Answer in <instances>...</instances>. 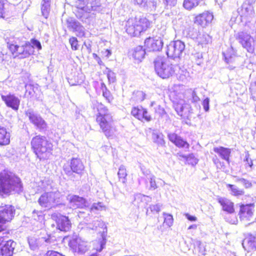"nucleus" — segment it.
I'll return each mask as SVG.
<instances>
[{
    "mask_svg": "<svg viewBox=\"0 0 256 256\" xmlns=\"http://www.w3.org/2000/svg\"><path fill=\"white\" fill-rule=\"evenodd\" d=\"M22 190V184L18 177L6 170L0 172V195H9L13 192L20 193Z\"/></svg>",
    "mask_w": 256,
    "mask_h": 256,
    "instance_id": "obj_1",
    "label": "nucleus"
},
{
    "mask_svg": "<svg viewBox=\"0 0 256 256\" xmlns=\"http://www.w3.org/2000/svg\"><path fill=\"white\" fill-rule=\"evenodd\" d=\"M96 120L107 138H112L116 132L112 125V116L108 108L103 104H98Z\"/></svg>",
    "mask_w": 256,
    "mask_h": 256,
    "instance_id": "obj_2",
    "label": "nucleus"
},
{
    "mask_svg": "<svg viewBox=\"0 0 256 256\" xmlns=\"http://www.w3.org/2000/svg\"><path fill=\"white\" fill-rule=\"evenodd\" d=\"M30 143L34 152L40 160L48 158L52 145L46 136L37 135L32 138Z\"/></svg>",
    "mask_w": 256,
    "mask_h": 256,
    "instance_id": "obj_3",
    "label": "nucleus"
},
{
    "mask_svg": "<svg viewBox=\"0 0 256 256\" xmlns=\"http://www.w3.org/2000/svg\"><path fill=\"white\" fill-rule=\"evenodd\" d=\"M7 45L14 58H24L32 54L33 49L29 42L22 41L15 38L12 40H9Z\"/></svg>",
    "mask_w": 256,
    "mask_h": 256,
    "instance_id": "obj_4",
    "label": "nucleus"
},
{
    "mask_svg": "<svg viewBox=\"0 0 256 256\" xmlns=\"http://www.w3.org/2000/svg\"><path fill=\"white\" fill-rule=\"evenodd\" d=\"M150 25V22L144 17L129 18L125 25L126 32L132 36H138L146 31Z\"/></svg>",
    "mask_w": 256,
    "mask_h": 256,
    "instance_id": "obj_5",
    "label": "nucleus"
},
{
    "mask_svg": "<svg viewBox=\"0 0 256 256\" xmlns=\"http://www.w3.org/2000/svg\"><path fill=\"white\" fill-rule=\"evenodd\" d=\"M154 70L157 74L162 78L172 76L176 71L177 66L173 64L168 58L158 57L154 61Z\"/></svg>",
    "mask_w": 256,
    "mask_h": 256,
    "instance_id": "obj_6",
    "label": "nucleus"
},
{
    "mask_svg": "<svg viewBox=\"0 0 256 256\" xmlns=\"http://www.w3.org/2000/svg\"><path fill=\"white\" fill-rule=\"evenodd\" d=\"M61 196V192L58 189H54L52 191L45 192L42 194L38 200V202L42 207L50 209L60 202Z\"/></svg>",
    "mask_w": 256,
    "mask_h": 256,
    "instance_id": "obj_7",
    "label": "nucleus"
},
{
    "mask_svg": "<svg viewBox=\"0 0 256 256\" xmlns=\"http://www.w3.org/2000/svg\"><path fill=\"white\" fill-rule=\"evenodd\" d=\"M236 38L247 52L252 53L256 44V36L254 39L247 32H240L236 35Z\"/></svg>",
    "mask_w": 256,
    "mask_h": 256,
    "instance_id": "obj_8",
    "label": "nucleus"
},
{
    "mask_svg": "<svg viewBox=\"0 0 256 256\" xmlns=\"http://www.w3.org/2000/svg\"><path fill=\"white\" fill-rule=\"evenodd\" d=\"M25 114L32 124L40 132L46 130L47 124L41 116L32 108L26 110Z\"/></svg>",
    "mask_w": 256,
    "mask_h": 256,
    "instance_id": "obj_9",
    "label": "nucleus"
},
{
    "mask_svg": "<svg viewBox=\"0 0 256 256\" xmlns=\"http://www.w3.org/2000/svg\"><path fill=\"white\" fill-rule=\"evenodd\" d=\"M238 12L241 18L242 22H250L254 16V11L252 4L248 0H246L238 8Z\"/></svg>",
    "mask_w": 256,
    "mask_h": 256,
    "instance_id": "obj_10",
    "label": "nucleus"
},
{
    "mask_svg": "<svg viewBox=\"0 0 256 256\" xmlns=\"http://www.w3.org/2000/svg\"><path fill=\"white\" fill-rule=\"evenodd\" d=\"M185 48V44L181 40L171 42L167 46L166 54L169 58L174 59L180 58Z\"/></svg>",
    "mask_w": 256,
    "mask_h": 256,
    "instance_id": "obj_11",
    "label": "nucleus"
},
{
    "mask_svg": "<svg viewBox=\"0 0 256 256\" xmlns=\"http://www.w3.org/2000/svg\"><path fill=\"white\" fill-rule=\"evenodd\" d=\"M14 207L11 205L0 206V232L4 230V224L14 217Z\"/></svg>",
    "mask_w": 256,
    "mask_h": 256,
    "instance_id": "obj_12",
    "label": "nucleus"
},
{
    "mask_svg": "<svg viewBox=\"0 0 256 256\" xmlns=\"http://www.w3.org/2000/svg\"><path fill=\"white\" fill-rule=\"evenodd\" d=\"M69 246L74 252L80 254H84L90 248L88 243L79 237L70 240Z\"/></svg>",
    "mask_w": 256,
    "mask_h": 256,
    "instance_id": "obj_13",
    "label": "nucleus"
},
{
    "mask_svg": "<svg viewBox=\"0 0 256 256\" xmlns=\"http://www.w3.org/2000/svg\"><path fill=\"white\" fill-rule=\"evenodd\" d=\"M52 217L56 221L57 228L58 230L64 232L69 230L71 227V223L68 216L54 213L52 214Z\"/></svg>",
    "mask_w": 256,
    "mask_h": 256,
    "instance_id": "obj_14",
    "label": "nucleus"
},
{
    "mask_svg": "<svg viewBox=\"0 0 256 256\" xmlns=\"http://www.w3.org/2000/svg\"><path fill=\"white\" fill-rule=\"evenodd\" d=\"M75 4L76 8L86 13L96 10L98 7L96 0H76Z\"/></svg>",
    "mask_w": 256,
    "mask_h": 256,
    "instance_id": "obj_15",
    "label": "nucleus"
},
{
    "mask_svg": "<svg viewBox=\"0 0 256 256\" xmlns=\"http://www.w3.org/2000/svg\"><path fill=\"white\" fill-rule=\"evenodd\" d=\"M1 98L8 107L15 111L18 110L20 100L14 94L9 92L6 95L1 94Z\"/></svg>",
    "mask_w": 256,
    "mask_h": 256,
    "instance_id": "obj_16",
    "label": "nucleus"
},
{
    "mask_svg": "<svg viewBox=\"0 0 256 256\" xmlns=\"http://www.w3.org/2000/svg\"><path fill=\"white\" fill-rule=\"evenodd\" d=\"M69 204L72 208H84L88 206L87 200L83 197L77 195H70L68 197Z\"/></svg>",
    "mask_w": 256,
    "mask_h": 256,
    "instance_id": "obj_17",
    "label": "nucleus"
},
{
    "mask_svg": "<svg viewBox=\"0 0 256 256\" xmlns=\"http://www.w3.org/2000/svg\"><path fill=\"white\" fill-rule=\"evenodd\" d=\"M163 46V41L160 38L149 37L144 41V46L148 51H159Z\"/></svg>",
    "mask_w": 256,
    "mask_h": 256,
    "instance_id": "obj_18",
    "label": "nucleus"
},
{
    "mask_svg": "<svg viewBox=\"0 0 256 256\" xmlns=\"http://www.w3.org/2000/svg\"><path fill=\"white\" fill-rule=\"evenodd\" d=\"M213 19L212 13L208 11H205L196 16L194 23L202 27H205L210 24Z\"/></svg>",
    "mask_w": 256,
    "mask_h": 256,
    "instance_id": "obj_19",
    "label": "nucleus"
},
{
    "mask_svg": "<svg viewBox=\"0 0 256 256\" xmlns=\"http://www.w3.org/2000/svg\"><path fill=\"white\" fill-rule=\"evenodd\" d=\"M254 205L253 204H242L240 206V217L242 220H250L253 216Z\"/></svg>",
    "mask_w": 256,
    "mask_h": 256,
    "instance_id": "obj_20",
    "label": "nucleus"
},
{
    "mask_svg": "<svg viewBox=\"0 0 256 256\" xmlns=\"http://www.w3.org/2000/svg\"><path fill=\"white\" fill-rule=\"evenodd\" d=\"M174 107L178 114L183 117H188L187 112H189V106L184 104L185 101L173 100Z\"/></svg>",
    "mask_w": 256,
    "mask_h": 256,
    "instance_id": "obj_21",
    "label": "nucleus"
},
{
    "mask_svg": "<svg viewBox=\"0 0 256 256\" xmlns=\"http://www.w3.org/2000/svg\"><path fill=\"white\" fill-rule=\"evenodd\" d=\"M16 243L11 240H6L0 248V256H12Z\"/></svg>",
    "mask_w": 256,
    "mask_h": 256,
    "instance_id": "obj_22",
    "label": "nucleus"
},
{
    "mask_svg": "<svg viewBox=\"0 0 256 256\" xmlns=\"http://www.w3.org/2000/svg\"><path fill=\"white\" fill-rule=\"evenodd\" d=\"M150 200L151 198L150 196L140 194H137L134 195L132 204L138 208H142L145 207Z\"/></svg>",
    "mask_w": 256,
    "mask_h": 256,
    "instance_id": "obj_23",
    "label": "nucleus"
},
{
    "mask_svg": "<svg viewBox=\"0 0 256 256\" xmlns=\"http://www.w3.org/2000/svg\"><path fill=\"white\" fill-rule=\"evenodd\" d=\"M168 136L169 140L176 146L180 148H188L190 146L189 144L180 136H178L174 133H170L168 134Z\"/></svg>",
    "mask_w": 256,
    "mask_h": 256,
    "instance_id": "obj_24",
    "label": "nucleus"
},
{
    "mask_svg": "<svg viewBox=\"0 0 256 256\" xmlns=\"http://www.w3.org/2000/svg\"><path fill=\"white\" fill-rule=\"evenodd\" d=\"M143 174L146 176V178L144 179L146 188L150 190H154L156 189L158 186L156 184L155 176L150 174L148 170L143 172ZM143 179V178H142V180Z\"/></svg>",
    "mask_w": 256,
    "mask_h": 256,
    "instance_id": "obj_25",
    "label": "nucleus"
},
{
    "mask_svg": "<svg viewBox=\"0 0 256 256\" xmlns=\"http://www.w3.org/2000/svg\"><path fill=\"white\" fill-rule=\"evenodd\" d=\"M218 202L222 206V210L229 214H232L234 212V203L230 200L222 197H218Z\"/></svg>",
    "mask_w": 256,
    "mask_h": 256,
    "instance_id": "obj_26",
    "label": "nucleus"
},
{
    "mask_svg": "<svg viewBox=\"0 0 256 256\" xmlns=\"http://www.w3.org/2000/svg\"><path fill=\"white\" fill-rule=\"evenodd\" d=\"M132 2L146 10L154 8L156 6L154 0H132Z\"/></svg>",
    "mask_w": 256,
    "mask_h": 256,
    "instance_id": "obj_27",
    "label": "nucleus"
},
{
    "mask_svg": "<svg viewBox=\"0 0 256 256\" xmlns=\"http://www.w3.org/2000/svg\"><path fill=\"white\" fill-rule=\"evenodd\" d=\"M242 246L248 252L256 250V238L252 235L244 239Z\"/></svg>",
    "mask_w": 256,
    "mask_h": 256,
    "instance_id": "obj_28",
    "label": "nucleus"
},
{
    "mask_svg": "<svg viewBox=\"0 0 256 256\" xmlns=\"http://www.w3.org/2000/svg\"><path fill=\"white\" fill-rule=\"evenodd\" d=\"M71 170L74 172L80 174L84 168L81 160L78 158H72L70 162Z\"/></svg>",
    "mask_w": 256,
    "mask_h": 256,
    "instance_id": "obj_29",
    "label": "nucleus"
},
{
    "mask_svg": "<svg viewBox=\"0 0 256 256\" xmlns=\"http://www.w3.org/2000/svg\"><path fill=\"white\" fill-rule=\"evenodd\" d=\"M214 151L218 154L222 158L226 160L228 164L230 163V156L231 152L230 148L222 146L216 147L214 148Z\"/></svg>",
    "mask_w": 256,
    "mask_h": 256,
    "instance_id": "obj_30",
    "label": "nucleus"
},
{
    "mask_svg": "<svg viewBox=\"0 0 256 256\" xmlns=\"http://www.w3.org/2000/svg\"><path fill=\"white\" fill-rule=\"evenodd\" d=\"M10 133L7 130L0 126V146H6L10 142Z\"/></svg>",
    "mask_w": 256,
    "mask_h": 256,
    "instance_id": "obj_31",
    "label": "nucleus"
},
{
    "mask_svg": "<svg viewBox=\"0 0 256 256\" xmlns=\"http://www.w3.org/2000/svg\"><path fill=\"white\" fill-rule=\"evenodd\" d=\"M172 95L173 96V100H184V86H175L174 92L172 93Z\"/></svg>",
    "mask_w": 256,
    "mask_h": 256,
    "instance_id": "obj_32",
    "label": "nucleus"
},
{
    "mask_svg": "<svg viewBox=\"0 0 256 256\" xmlns=\"http://www.w3.org/2000/svg\"><path fill=\"white\" fill-rule=\"evenodd\" d=\"M38 186L42 190L45 192H50L52 191V190L57 189L54 186L52 182L46 178H44L43 180L40 181L39 183Z\"/></svg>",
    "mask_w": 256,
    "mask_h": 256,
    "instance_id": "obj_33",
    "label": "nucleus"
},
{
    "mask_svg": "<svg viewBox=\"0 0 256 256\" xmlns=\"http://www.w3.org/2000/svg\"><path fill=\"white\" fill-rule=\"evenodd\" d=\"M195 41L198 45H200L202 47H204V46L211 42V38L207 34L200 32Z\"/></svg>",
    "mask_w": 256,
    "mask_h": 256,
    "instance_id": "obj_34",
    "label": "nucleus"
},
{
    "mask_svg": "<svg viewBox=\"0 0 256 256\" xmlns=\"http://www.w3.org/2000/svg\"><path fill=\"white\" fill-rule=\"evenodd\" d=\"M200 33L199 29L194 26H190L187 29H186L184 32V34H185L186 37L190 38L194 40H196Z\"/></svg>",
    "mask_w": 256,
    "mask_h": 256,
    "instance_id": "obj_35",
    "label": "nucleus"
},
{
    "mask_svg": "<svg viewBox=\"0 0 256 256\" xmlns=\"http://www.w3.org/2000/svg\"><path fill=\"white\" fill-rule=\"evenodd\" d=\"M51 0H42L41 2V12L42 16L47 18L50 11Z\"/></svg>",
    "mask_w": 256,
    "mask_h": 256,
    "instance_id": "obj_36",
    "label": "nucleus"
},
{
    "mask_svg": "<svg viewBox=\"0 0 256 256\" xmlns=\"http://www.w3.org/2000/svg\"><path fill=\"white\" fill-rule=\"evenodd\" d=\"M146 48L144 49L140 46L136 47L132 53L133 58L135 60L141 61L144 58L146 54Z\"/></svg>",
    "mask_w": 256,
    "mask_h": 256,
    "instance_id": "obj_37",
    "label": "nucleus"
},
{
    "mask_svg": "<svg viewBox=\"0 0 256 256\" xmlns=\"http://www.w3.org/2000/svg\"><path fill=\"white\" fill-rule=\"evenodd\" d=\"M32 218L38 222L37 226L38 227L41 228L43 226L44 216L41 212L34 210Z\"/></svg>",
    "mask_w": 256,
    "mask_h": 256,
    "instance_id": "obj_38",
    "label": "nucleus"
},
{
    "mask_svg": "<svg viewBox=\"0 0 256 256\" xmlns=\"http://www.w3.org/2000/svg\"><path fill=\"white\" fill-rule=\"evenodd\" d=\"M202 0H184L183 6L186 9L190 10L198 6Z\"/></svg>",
    "mask_w": 256,
    "mask_h": 256,
    "instance_id": "obj_39",
    "label": "nucleus"
},
{
    "mask_svg": "<svg viewBox=\"0 0 256 256\" xmlns=\"http://www.w3.org/2000/svg\"><path fill=\"white\" fill-rule=\"evenodd\" d=\"M226 188L230 190L231 194L234 196H242L244 193L243 190L240 189L238 186L234 184H227Z\"/></svg>",
    "mask_w": 256,
    "mask_h": 256,
    "instance_id": "obj_40",
    "label": "nucleus"
},
{
    "mask_svg": "<svg viewBox=\"0 0 256 256\" xmlns=\"http://www.w3.org/2000/svg\"><path fill=\"white\" fill-rule=\"evenodd\" d=\"M118 175L120 180L123 184H125L126 181L127 172L126 167L124 166L121 165L120 166Z\"/></svg>",
    "mask_w": 256,
    "mask_h": 256,
    "instance_id": "obj_41",
    "label": "nucleus"
},
{
    "mask_svg": "<svg viewBox=\"0 0 256 256\" xmlns=\"http://www.w3.org/2000/svg\"><path fill=\"white\" fill-rule=\"evenodd\" d=\"M144 109L142 106H137L132 108L131 114L136 118L139 120H142V113L144 112Z\"/></svg>",
    "mask_w": 256,
    "mask_h": 256,
    "instance_id": "obj_42",
    "label": "nucleus"
},
{
    "mask_svg": "<svg viewBox=\"0 0 256 256\" xmlns=\"http://www.w3.org/2000/svg\"><path fill=\"white\" fill-rule=\"evenodd\" d=\"M80 23L72 18H69L66 20V26L68 28L74 31Z\"/></svg>",
    "mask_w": 256,
    "mask_h": 256,
    "instance_id": "obj_43",
    "label": "nucleus"
},
{
    "mask_svg": "<svg viewBox=\"0 0 256 256\" xmlns=\"http://www.w3.org/2000/svg\"><path fill=\"white\" fill-rule=\"evenodd\" d=\"M182 157L186 159L188 164L192 166H196L198 162V160L196 158L193 154H190L188 156L182 155Z\"/></svg>",
    "mask_w": 256,
    "mask_h": 256,
    "instance_id": "obj_44",
    "label": "nucleus"
},
{
    "mask_svg": "<svg viewBox=\"0 0 256 256\" xmlns=\"http://www.w3.org/2000/svg\"><path fill=\"white\" fill-rule=\"evenodd\" d=\"M163 136L161 134H158L156 132H153L152 134V138L155 143L160 145H163L164 144V141L163 139Z\"/></svg>",
    "mask_w": 256,
    "mask_h": 256,
    "instance_id": "obj_45",
    "label": "nucleus"
},
{
    "mask_svg": "<svg viewBox=\"0 0 256 256\" xmlns=\"http://www.w3.org/2000/svg\"><path fill=\"white\" fill-rule=\"evenodd\" d=\"M101 88L102 90V95L104 97L108 102H110L113 99L110 92L107 89L106 85L104 83L102 84Z\"/></svg>",
    "mask_w": 256,
    "mask_h": 256,
    "instance_id": "obj_46",
    "label": "nucleus"
},
{
    "mask_svg": "<svg viewBox=\"0 0 256 256\" xmlns=\"http://www.w3.org/2000/svg\"><path fill=\"white\" fill-rule=\"evenodd\" d=\"M106 208L105 206L102 202L94 203L90 210L91 212L102 211Z\"/></svg>",
    "mask_w": 256,
    "mask_h": 256,
    "instance_id": "obj_47",
    "label": "nucleus"
},
{
    "mask_svg": "<svg viewBox=\"0 0 256 256\" xmlns=\"http://www.w3.org/2000/svg\"><path fill=\"white\" fill-rule=\"evenodd\" d=\"M163 216L164 217V224H165L168 226L170 227L172 225L174 222L172 216L166 212L163 213Z\"/></svg>",
    "mask_w": 256,
    "mask_h": 256,
    "instance_id": "obj_48",
    "label": "nucleus"
},
{
    "mask_svg": "<svg viewBox=\"0 0 256 256\" xmlns=\"http://www.w3.org/2000/svg\"><path fill=\"white\" fill-rule=\"evenodd\" d=\"M73 32H76L78 37L82 38L85 35V28L80 24H78Z\"/></svg>",
    "mask_w": 256,
    "mask_h": 256,
    "instance_id": "obj_49",
    "label": "nucleus"
},
{
    "mask_svg": "<svg viewBox=\"0 0 256 256\" xmlns=\"http://www.w3.org/2000/svg\"><path fill=\"white\" fill-rule=\"evenodd\" d=\"M29 42L30 44V46L33 49L32 54L34 52V48H37L38 50L42 49L41 44L38 40L35 38H32Z\"/></svg>",
    "mask_w": 256,
    "mask_h": 256,
    "instance_id": "obj_50",
    "label": "nucleus"
},
{
    "mask_svg": "<svg viewBox=\"0 0 256 256\" xmlns=\"http://www.w3.org/2000/svg\"><path fill=\"white\" fill-rule=\"evenodd\" d=\"M104 225L103 222L100 220H96L92 222V224H89L88 225V228L90 229L94 230L98 227L102 226Z\"/></svg>",
    "mask_w": 256,
    "mask_h": 256,
    "instance_id": "obj_51",
    "label": "nucleus"
},
{
    "mask_svg": "<svg viewBox=\"0 0 256 256\" xmlns=\"http://www.w3.org/2000/svg\"><path fill=\"white\" fill-rule=\"evenodd\" d=\"M84 80V76L82 74H80L77 76L76 80L74 78V82L72 80H70L68 82L72 86L80 85L83 82Z\"/></svg>",
    "mask_w": 256,
    "mask_h": 256,
    "instance_id": "obj_52",
    "label": "nucleus"
},
{
    "mask_svg": "<svg viewBox=\"0 0 256 256\" xmlns=\"http://www.w3.org/2000/svg\"><path fill=\"white\" fill-rule=\"evenodd\" d=\"M192 58L198 65H200L203 62L202 54L200 52H196L193 54Z\"/></svg>",
    "mask_w": 256,
    "mask_h": 256,
    "instance_id": "obj_53",
    "label": "nucleus"
},
{
    "mask_svg": "<svg viewBox=\"0 0 256 256\" xmlns=\"http://www.w3.org/2000/svg\"><path fill=\"white\" fill-rule=\"evenodd\" d=\"M70 44L72 50H76L78 48V40L75 37H72L69 40Z\"/></svg>",
    "mask_w": 256,
    "mask_h": 256,
    "instance_id": "obj_54",
    "label": "nucleus"
},
{
    "mask_svg": "<svg viewBox=\"0 0 256 256\" xmlns=\"http://www.w3.org/2000/svg\"><path fill=\"white\" fill-rule=\"evenodd\" d=\"M162 204H152L149 206V209L152 213H158L161 209Z\"/></svg>",
    "mask_w": 256,
    "mask_h": 256,
    "instance_id": "obj_55",
    "label": "nucleus"
},
{
    "mask_svg": "<svg viewBox=\"0 0 256 256\" xmlns=\"http://www.w3.org/2000/svg\"><path fill=\"white\" fill-rule=\"evenodd\" d=\"M213 162L215 164L217 168L224 170L225 168V166L224 162H220V160L217 158H213Z\"/></svg>",
    "mask_w": 256,
    "mask_h": 256,
    "instance_id": "obj_56",
    "label": "nucleus"
},
{
    "mask_svg": "<svg viewBox=\"0 0 256 256\" xmlns=\"http://www.w3.org/2000/svg\"><path fill=\"white\" fill-rule=\"evenodd\" d=\"M164 3L167 9L174 6L177 3V0H164Z\"/></svg>",
    "mask_w": 256,
    "mask_h": 256,
    "instance_id": "obj_57",
    "label": "nucleus"
},
{
    "mask_svg": "<svg viewBox=\"0 0 256 256\" xmlns=\"http://www.w3.org/2000/svg\"><path fill=\"white\" fill-rule=\"evenodd\" d=\"M194 244H195V248H194L195 250L198 248L199 252L201 254L204 255L205 250H204V246L202 244V242L199 240H197L196 242V243Z\"/></svg>",
    "mask_w": 256,
    "mask_h": 256,
    "instance_id": "obj_58",
    "label": "nucleus"
},
{
    "mask_svg": "<svg viewBox=\"0 0 256 256\" xmlns=\"http://www.w3.org/2000/svg\"><path fill=\"white\" fill-rule=\"evenodd\" d=\"M236 182L242 184L246 188H249L252 186L251 182L244 178H238Z\"/></svg>",
    "mask_w": 256,
    "mask_h": 256,
    "instance_id": "obj_59",
    "label": "nucleus"
},
{
    "mask_svg": "<svg viewBox=\"0 0 256 256\" xmlns=\"http://www.w3.org/2000/svg\"><path fill=\"white\" fill-rule=\"evenodd\" d=\"M226 222L230 224H236L238 223V219L236 216L232 215L226 216L225 218Z\"/></svg>",
    "mask_w": 256,
    "mask_h": 256,
    "instance_id": "obj_60",
    "label": "nucleus"
},
{
    "mask_svg": "<svg viewBox=\"0 0 256 256\" xmlns=\"http://www.w3.org/2000/svg\"><path fill=\"white\" fill-rule=\"evenodd\" d=\"M108 78L110 82H114L116 80V74L110 70H108L107 74Z\"/></svg>",
    "mask_w": 256,
    "mask_h": 256,
    "instance_id": "obj_61",
    "label": "nucleus"
},
{
    "mask_svg": "<svg viewBox=\"0 0 256 256\" xmlns=\"http://www.w3.org/2000/svg\"><path fill=\"white\" fill-rule=\"evenodd\" d=\"M25 88L26 89V92H28V94L30 96H33L35 92L34 86L31 84H26Z\"/></svg>",
    "mask_w": 256,
    "mask_h": 256,
    "instance_id": "obj_62",
    "label": "nucleus"
},
{
    "mask_svg": "<svg viewBox=\"0 0 256 256\" xmlns=\"http://www.w3.org/2000/svg\"><path fill=\"white\" fill-rule=\"evenodd\" d=\"M244 161L246 165H248L250 168H252L253 164L251 158H250V154L247 152L246 154Z\"/></svg>",
    "mask_w": 256,
    "mask_h": 256,
    "instance_id": "obj_63",
    "label": "nucleus"
},
{
    "mask_svg": "<svg viewBox=\"0 0 256 256\" xmlns=\"http://www.w3.org/2000/svg\"><path fill=\"white\" fill-rule=\"evenodd\" d=\"M250 90L253 99L256 100V82L250 84Z\"/></svg>",
    "mask_w": 256,
    "mask_h": 256,
    "instance_id": "obj_64",
    "label": "nucleus"
}]
</instances>
